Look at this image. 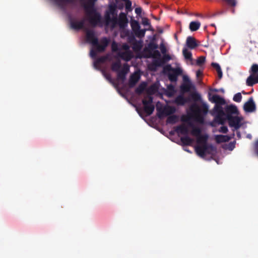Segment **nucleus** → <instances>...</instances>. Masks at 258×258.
<instances>
[{
	"mask_svg": "<svg viewBox=\"0 0 258 258\" xmlns=\"http://www.w3.org/2000/svg\"><path fill=\"white\" fill-rule=\"evenodd\" d=\"M176 91L175 87L172 85H169L167 86L166 90V95L169 97H172L175 94Z\"/></svg>",
	"mask_w": 258,
	"mask_h": 258,
	"instance_id": "25",
	"label": "nucleus"
},
{
	"mask_svg": "<svg viewBox=\"0 0 258 258\" xmlns=\"http://www.w3.org/2000/svg\"><path fill=\"white\" fill-rule=\"evenodd\" d=\"M56 4L63 9L64 7L73 4L74 0H54Z\"/></svg>",
	"mask_w": 258,
	"mask_h": 258,
	"instance_id": "21",
	"label": "nucleus"
},
{
	"mask_svg": "<svg viewBox=\"0 0 258 258\" xmlns=\"http://www.w3.org/2000/svg\"><path fill=\"white\" fill-rule=\"evenodd\" d=\"M97 0H89L88 3L84 5V9L86 14V18L79 21L70 18V22L72 28L75 30L84 29L86 32L87 41L92 45L90 50V56L93 59H95L98 52H101L105 49L108 45L109 40L106 37H103L99 41L95 36L93 30H88L85 27V23L87 20L91 25H102L101 16L94 8L95 2Z\"/></svg>",
	"mask_w": 258,
	"mask_h": 258,
	"instance_id": "1",
	"label": "nucleus"
},
{
	"mask_svg": "<svg viewBox=\"0 0 258 258\" xmlns=\"http://www.w3.org/2000/svg\"><path fill=\"white\" fill-rule=\"evenodd\" d=\"M208 110V106L205 103L201 107L196 103H194L190 106V112L188 113L187 118L183 119L187 124H182L178 125L175 130L178 134L185 135L181 138V141L183 144L189 145L193 142V140L187 136L189 133V130L196 126L190 120L192 119L201 124L204 123V117L207 114Z\"/></svg>",
	"mask_w": 258,
	"mask_h": 258,
	"instance_id": "2",
	"label": "nucleus"
},
{
	"mask_svg": "<svg viewBox=\"0 0 258 258\" xmlns=\"http://www.w3.org/2000/svg\"><path fill=\"white\" fill-rule=\"evenodd\" d=\"M184 93H181L178 95L174 100L173 103L180 106L184 105L186 103L189 101V99L183 95Z\"/></svg>",
	"mask_w": 258,
	"mask_h": 258,
	"instance_id": "16",
	"label": "nucleus"
},
{
	"mask_svg": "<svg viewBox=\"0 0 258 258\" xmlns=\"http://www.w3.org/2000/svg\"><path fill=\"white\" fill-rule=\"evenodd\" d=\"M143 24L145 26H147L149 25V21L147 19H145L143 21Z\"/></svg>",
	"mask_w": 258,
	"mask_h": 258,
	"instance_id": "40",
	"label": "nucleus"
},
{
	"mask_svg": "<svg viewBox=\"0 0 258 258\" xmlns=\"http://www.w3.org/2000/svg\"><path fill=\"white\" fill-rule=\"evenodd\" d=\"M125 3V9L127 10L131 9L132 2L130 0L126 1Z\"/></svg>",
	"mask_w": 258,
	"mask_h": 258,
	"instance_id": "37",
	"label": "nucleus"
},
{
	"mask_svg": "<svg viewBox=\"0 0 258 258\" xmlns=\"http://www.w3.org/2000/svg\"><path fill=\"white\" fill-rule=\"evenodd\" d=\"M219 132L226 133L228 131L227 127L226 126H222L219 130Z\"/></svg>",
	"mask_w": 258,
	"mask_h": 258,
	"instance_id": "36",
	"label": "nucleus"
},
{
	"mask_svg": "<svg viewBox=\"0 0 258 258\" xmlns=\"http://www.w3.org/2000/svg\"><path fill=\"white\" fill-rule=\"evenodd\" d=\"M176 111L175 107L170 106L164 107L162 109L158 110V116L160 118L163 117L173 114Z\"/></svg>",
	"mask_w": 258,
	"mask_h": 258,
	"instance_id": "13",
	"label": "nucleus"
},
{
	"mask_svg": "<svg viewBox=\"0 0 258 258\" xmlns=\"http://www.w3.org/2000/svg\"><path fill=\"white\" fill-rule=\"evenodd\" d=\"M159 48L162 54H164L166 53V48L163 43L160 44Z\"/></svg>",
	"mask_w": 258,
	"mask_h": 258,
	"instance_id": "35",
	"label": "nucleus"
},
{
	"mask_svg": "<svg viewBox=\"0 0 258 258\" xmlns=\"http://www.w3.org/2000/svg\"><path fill=\"white\" fill-rule=\"evenodd\" d=\"M147 87V83L146 82L141 83L140 85L136 88V92L137 94H141Z\"/></svg>",
	"mask_w": 258,
	"mask_h": 258,
	"instance_id": "27",
	"label": "nucleus"
},
{
	"mask_svg": "<svg viewBox=\"0 0 258 258\" xmlns=\"http://www.w3.org/2000/svg\"><path fill=\"white\" fill-rule=\"evenodd\" d=\"M104 19L105 25L109 26L112 29L117 26L123 28L128 24V19L125 13L121 12L117 17L115 6H109L108 10L105 12Z\"/></svg>",
	"mask_w": 258,
	"mask_h": 258,
	"instance_id": "4",
	"label": "nucleus"
},
{
	"mask_svg": "<svg viewBox=\"0 0 258 258\" xmlns=\"http://www.w3.org/2000/svg\"><path fill=\"white\" fill-rule=\"evenodd\" d=\"M249 73L250 75L247 78L246 83L248 86H252L254 84L258 83V64H252Z\"/></svg>",
	"mask_w": 258,
	"mask_h": 258,
	"instance_id": "9",
	"label": "nucleus"
},
{
	"mask_svg": "<svg viewBox=\"0 0 258 258\" xmlns=\"http://www.w3.org/2000/svg\"><path fill=\"white\" fill-rule=\"evenodd\" d=\"M135 13L140 15L142 13V9L141 8H137L135 9Z\"/></svg>",
	"mask_w": 258,
	"mask_h": 258,
	"instance_id": "39",
	"label": "nucleus"
},
{
	"mask_svg": "<svg viewBox=\"0 0 258 258\" xmlns=\"http://www.w3.org/2000/svg\"><path fill=\"white\" fill-rule=\"evenodd\" d=\"M107 59L106 56H101L97 59H96L93 62V67L94 68L98 70H101L103 76L105 78V79L108 80L110 83L113 84V80L111 78V77L110 74L107 73L104 70H101L100 64L101 63L104 62Z\"/></svg>",
	"mask_w": 258,
	"mask_h": 258,
	"instance_id": "10",
	"label": "nucleus"
},
{
	"mask_svg": "<svg viewBox=\"0 0 258 258\" xmlns=\"http://www.w3.org/2000/svg\"><path fill=\"white\" fill-rule=\"evenodd\" d=\"M225 111L228 115L236 114L238 112V110L236 106L233 105H227L225 108Z\"/></svg>",
	"mask_w": 258,
	"mask_h": 258,
	"instance_id": "20",
	"label": "nucleus"
},
{
	"mask_svg": "<svg viewBox=\"0 0 258 258\" xmlns=\"http://www.w3.org/2000/svg\"><path fill=\"white\" fill-rule=\"evenodd\" d=\"M255 149L256 152L258 155V141L255 143Z\"/></svg>",
	"mask_w": 258,
	"mask_h": 258,
	"instance_id": "43",
	"label": "nucleus"
},
{
	"mask_svg": "<svg viewBox=\"0 0 258 258\" xmlns=\"http://www.w3.org/2000/svg\"><path fill=\"white\" fill-rule=\"evenodd\" d=\"M186 44L190 49H194L198 46L195 38L191 36H188L186 38Z\"/></svg>",
	"mask_w": 258,
	"mask_h": 258,
	"instance_id": "19",
	"label": "nucleus"
},
{
	"mask_svg": "<svg viewBox=\"0 0 258 258\" xmlns=\"http://www.w3.org/2000/svg\"><path fill=\"white\" fill-rule=\"evenodd\" d=\"M127 25L123 28H120V36L122 38L127 37L128 41L131 42L132 40H135L134 37L131 34V32L128 30L125 29V27Z\"/></svg>",
	"mask_w": 258,
	"mask_h": 258,
	"instance_id": "17",
	"label": "nucleus"
},
{
	"mask_svg": "<svg viewBox=\"0 0 258 258\" xmlns=\"http://www.w3.org/2000/svg\"><path fill=\"white\" fill-rule=\"evenodd\" d=\"M131 26L134 33L140 28L139 22L135 20L132 22Z\"/></svg>",
	"mask_w": 258,
	"mask_h": 258,
	"instance_id": "31",
	"label": "nucleus"
},
{
	"mask_svg": "<svg viewBox=\"0 0 258 258\" xmlns=\"http://www.w3.org/2000/svg\"><path fill=\"white\" fill-rule=\"evenodd\" d=\"M212 66L216 70L218 77L220 79H221L222 77L223 74L219 64L216 62H213L212 63Z\"/></svg>",
	"mask_w": 258,
	"mask_h": 258,
	"instance_id": "29",
	"label": "nucleus"
},
{
	"mask_svg": "<svg viewBox=\"0 0 258 258\" xmlns=\"http://www.w3.org/2000/svg\"><path fill=\"white\" fill-rule=\"evenodd\" d=\"M192 84L187 76H183V83L180 86V92L182 93L188 92L190 91Z\"/></svg>",
	"mask_w": 258,
	"mask_h": 258,
	"instance_id": "12",
	"label": "nucleus"
},
{
	"mask_svg": "<svg viewBox=\"0 0 258 258\" xmlns=\"http://www.w3.org/2000/svg\"><path fill=\"white\" fill-rule=\"evenodd\" d=\"M140 79V73L138 72H135L132 74L129 80V86L130 87H133Z\"/></svg>",
	"mask_w": 258,
	"mask_h": 258,
	"instance_id": "18",
	"label": "nucleus"
},
{
	"mask_svg": "<svg viewBox=\"0 0 258 258\" xmlns=\"http://www.w3.org/2000/svg\"><path fill=\"white\" fill-rule=\"evenodd\" d=\"M231 139V137L226 135H216L215 139L217 142H225L229 141Z\"/></svg>",
	"mask_w": 258,
	"mask_h": 258,
	"instance_id": "22",
	"label": "nucleus"
},
{
	"mask_svg": "<svg viewBox=\"0 0 258 258\" xmlns=\"http://www.w3.org/2000/svg\"><path fill=\"white\" fill-rule=\"evenodd\" d=\"M206 60V58L204 56H200L197 60V64L199 66H201L203 64Z\"/></svg>",
	"mask_w": 258,
	"mask_h": 258,
	"instance_id": "34",
	"label": "nucleus"
},
{
	"mask_svg": "<svg viewBox=\"0 0 258 258\" xmlns=\"http://www.w3.org/2000/svg\"><path fill=\"white\" fill-rule=\"evenodd\" d=\"M146 30H147L146 29H141L140 28L134 33L135 34L137 37L139 38H142L144 37Z\"/></svg>",
	"mask_w": 258,
	"mask_h": 258,
	"instance_id": "32",
	"label": "nucleus"
},
{
	"mask_svg": "<svg viewBox=\"0 0 258 258\" xmlns=\"http://www.w3.org/2000/svg\"><path fill=\"white\" fill-rule=\"evenodd\" d=\"M210 100L215 103L213 109V114L215 115V121L219 124H223L225 113L222 105L225 104V99L219 95L215 94L210 97Z\"/></svg>",
	"mask_w": 258,
	"mask_h": 258,
	"instance_id": "5",
	"label": "nucleus"
},
{
	"mask_svg": "<svg viewBox=\"0 0 258 258\" xmlns=\"http://www.w3.org/2000/svg\"><path fill=\"white\" fill-rule=\"evenodd\" d=\"M154 54L156 56H160V52H159V51L158 50H156L154 51Z\"/></svg>",
	"mask_w": 258,
	"mask_h": 258,
	"instance_id": "44",
	"label": "nucleus"
},
{
	"mask_svg": "<svg viewBox=\"0 0 258 258\" xmlns=\"http://www.w3.org/2000/svg\"><path fill=\"white\" fill-rule=\"evenodd\" d=\"M237 137L238 139H240L241 138V135L239 132H237L236 133Z\"/></svg>",
	"mask_w": 258,
	"mask_h": 258,
	"instance_id": "46",
	"label": "nucleus"
},
{
	"mask_svg": "<svg viewBox=\"0 0 258 258\" xmlns=\"http://www.w3.org/2000/svg\"><path fill=\"white\" fill-rule=\"evenodd\" d=\"M183 54L186 59L191 60L192 59V54L191 52L188 50L187 48H183L182 50Z\"/></svg>",
	"mask_w": 258,
	"mask_h": 258,
	"instance_id": "30",
	"label": "nucleus"
},
{
	"mask_svg": "<svg viewBox=\"0 0 258 258\" xmlns=\"http://www.w3.org/2000/svg\"><path fill=\"white\" fill-rule=\"evenodd\" d=\"M111 49L112 51L117 52L118 56L125 61H129L133 57L130 47L126 43L120 45L113 41L111 44Z\"/></svg>",
	"mask_w": 258,
	"mask_h": 258,
	"instance_id": "6",
	"label": "nucleus"
},
{
	"mask_svg": "<svg viewBox=\"0 0 258 258\" xmlns=\"http://www.w3.org/2000/svg\"><path fill=\"white\" fill-rule=\"evenodd\" d=\"M244 110L246 112H252L256 109L255 104L252 97L249 98L248 100L244 104Z\"/></svg>",
	"mask_w": 258,
	"mask_h": 258,
	"instance_id": "14",
	"label": "nucleus"
},
{
	"mask_svg": "<svg viewBox=\"0 0 258 258\" xmlns=\"http://www.w3.org/2000/svg\"><path fill=\"white\" fill-rule=\"evenodd\" d=\"M142 41H136L135 40L134 43H133L132 48L134 50L136 51H140L142 47Z\"/></svg>",
	"mask_w": 258,
	"mask_h": 258,
	"instance_id": "23",
	"label": "nucleus"
},
{
	"mask_svg": "<svg viewBox=\"0 0 258 258\" xmlns=\"http://www.w3.org/2000/svg\"><path fill=\"white\" fill-rule=\"evenodd\" d=\"M242 95L240 93H237L233 96V100L236 102H240L241 101Z\"/></svg>",
	"mask_w": 258,
	"mask_h": 258,
	"instance_id": "33",
	"label": "nucleus"
},
{
	"mask_svg": "<svg viewBox=\"0 0 258 258\" xmlns=\"http://www.w3.org/2000/svg\"><path fill=\"white\" fill-rule=\"evenodd\" d=\"M234 148V144L233 143H231L229 144V149H230V150H232L233 149V148Z\"/></svg>",
	"mask_w": 258,
	"mask_h": 258,
	"instance_id": "41",
	"label": "nucleus"
},
{
	"mask_svg": "<svg viewBox=\"0 0 258 258\" xmlns=\"http://www.w3.org/2000/svg\"><path fill=\"white\" fill-rule=\"evenodd\" d=\"M184 150L186 151V152H190L189 150L187 148V147H184Z\"/></svg>",
	"mask_w": 258,
	"mask_h": 258,
	"instance_id": "47",
	"label": "nucleus"
},
{
	"mask_svg": "<svg viewBox=\"0 0 258 258\" xmlns=\"http://www.w3.org/2000/svg\"><path fill=\"white\" fill-rule=\"evenodd\" d=\"M121 63L120 61L118 60L113 62L111 66V69L112 71L117 72L120 70Z\"/></svg>",
	"mask_w": 258,
	"mask_h": 258,
	"instance_id": "28",
	"label": "nucleus"
},
{
	"mask_svg": "<svg viewBox=\"0 0 258 258\" xmlns=\"http://www.w3.org/2000/svg\"><path fill=\"white\" fill-rule=\"evenodd\" d=\"M179 117L175 115H170L167 119V123L169 124H174L178 121Z\"/></svg>",
	"mask_w": 258,
	"mask_h": 258,
	"instance_id": "26",
	"label": "nucleus"
},
{
	"mask_svg": "<svg viewBox=\"0 0 258 258\" xmlns=\"http://www.w3.org/2000/svg\"><path fill=\"white\" fill-rule=\"evenodd\" d=\"M227 119L229 122V126L232 128L233 131L237 130L242 125V121L243 118L241 116L228 115L227 116Z\"/></svg>",
	"mask_w": 258,
	"mask_h": 258,
	"instance_id": "11",
	"label": "nucleus"
},
{
	"mask_svg": "<svg viewBox=\"0 0 258 258\" xmlns=\"http://www.w3.org/2000/svg\"><path fill=\"white\" fill-rule=\"evenodd\" d=\"M156 91V88L155 86H150L148 89V92L149 94L145 96L142 102L144 105V111L149 115L151 114L154 110V105L153 104V98L151 94H154Z\"/></svg>",
	"mask_w": 258,
	"mask_h": 258,
	"instance_id": "7",
	"label": "nucleus"
},
{
	"mask_svg": "<svg viewBox=\"0 0 258 258\" xmlns=\"http://www.w3.org/2000/svg\"><path fill=\"white\" fill-rule=\"evenodd\" d=\"M215 91L217 92V91H218V90L217 89H215Z\"/></svg>",
	"mask_w": 258,
	"mask_h": 258,
	"instance_id": "50",
	"label": "nucleus"
},
{
	"mask_svg": "<svg viewBox=\"0 0 258 258\" xmlns=\"http://www.w3.org/2000/svg\"><path fill=\"white\" fill-rule=\"evenodd\" d=\"M224 1H226L229 5H230L232 6H235L236 4L235 0H224Z\"/></svg>",
	"mask_w": 258,
	"mask_h": 258,
	"instance_id": "38",
	"label": "nucleus"
},
{
	"mask_svg": "<svg viewBox=\"0 0 258 258\" xmlns=\"http://www.w3.org/2000/svg\"><path fill=\"white\" fill-rule=\"evenodd\" d=\"M201 23L198 21H192L189 24V29L191 31H195L199 29Z\"/></svg>",
	"mask_w": 258,
	"mask_h": 258,
	"instance_id": "24",
	"label": "nucleus"
},
{
	"mask_svg": "<svg viewBox=\"0 0 258 258\" xmlns=\"http://www.w3.org/2000/svg\"><path fill=\"white\" fill-rule=\"evenodd\" d=\"M220 90H221V92H224V89H221Z\"/></svg>",
	"mask_w": 258,
	"mask_h": 258,
	"instance_id": "49",
	"label": "nucleus"
},
{
	"mask_svg": "<svg viewBox=\"0 0 258 258\" xmlns=\"http://www.w3.org/2000/svg\"><path fill=\"white\" fill-rule=\"evenodd\" d=\"M130 67L127 64H124L122 68L117 72V79L122 81H124L125 79L126 75L129 72Z\"/></svg>",
	"mask_w": 258,
	"mask_h": 258,
	"instance_id": "15",
	"label": "nucleus"
},
{
	"mask_svg": "<svg viewBox=\"0 0 258 258\" xmlns=\"http://www.w3.org/2000/svg\"><path fill=\"white\" fill-rule=\"evenodd\" d=\"M164 57L167 60H169L171 59L170 56L169 55H168V54L167 55H164Z\"/></svg>",
	"mask_w": 258,
	"mask_h": 258,
	"instance_id": "45",
	"label": "nucleus"
},
{
	"mask_svg": "<svg viewBox=\"0 0 258 258\" xmlns=\"http://www.w3.org/2000/svg\"><path fill=\"white\" fill-rule=\"evenodd\" d=\"M164 72L167 74L169 80L172 82H176L177 77L182 73V69L177 67L173 68L170 64L165 66L163 68Z\"/></svg>",
	"mask_w": 258,
	"mask_h": 258,
	"instance_id": "8",
	"label": "nucleus"
},
{
	"mask_svg": "<svg viewBox=\"0 0 258 258\" xmlns=\"http://www.w3.org/2000/svg\"><path fill=\"white\" fill-rule=\"evenodd\" d=\"M202 74V72L201 70H198L196 72V75L197 77H199Z\"/></svg>",
	"mask_w": 258,
	"mask_h": 258,
	"instance_id": "42",
	"label": "nucleus"
},
{
	"mask_svg": "<svg viewBox=\"0 0 258 258\" xmlns=\"http://www.w3.org/2000/svg\"><path fill=\"white\" fill-rule=\"evenodd\" d=\"M189 132L197 138V143L199 145L196 148V151L199 156L206 159V156L207 155H213L216 153V148L207 143V139L201 135V130L199 127L195 126Z\"/></svg>",
	"mask_w": 258,
	"mask_h": 258,
	"instance_id": "3",
	"label": "nucleus"
},
{
	"mask_svg": "<svg viewBox=\"0 0 258 258\" xmlns=\"http://www.w3.org/2000/svg\"><path fill=\"white\" fill-rule=\"evenodd\" d=\"M247 137L249 139H251V135L250 134H248L247 135Z\"/></svg>",
	"mask_w": 258,
	"mask_h": 258,
	"instance_id": "48",
	"label": "nucleus"
}]
</instances>
